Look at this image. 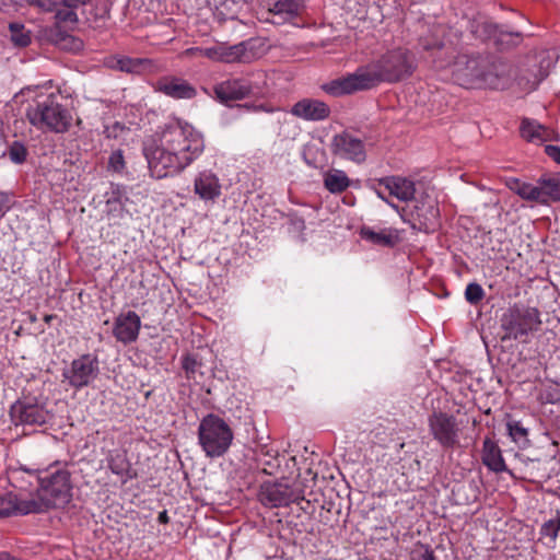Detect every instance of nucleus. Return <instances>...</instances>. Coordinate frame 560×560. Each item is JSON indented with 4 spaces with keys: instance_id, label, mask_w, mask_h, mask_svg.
Segmentation results:
<instances>
[{
    "instance_id": "nucleus-22",
    "label": "nucleus",
    "mask_w": 560,
    "mask_h": 560,
    "mask_svg": "<svg viewBox=\"0 0 560 560\" xmlns=\"http://www.w3.org/2000/svg\"><path fill=\"white\" fill-rule=\"evenodd\" d=\"M32 502H34L32 498L22 500L19 499L16 494L8 492L0 497V517L36 513V511H33L31 508Z\"/></svg>"
},
{
    "instance_id": "nucleus-12",
    "label": "nucleus",
    "mask_w": 560,
    "mask_h": 560,
    "mask_svg": "<svg viewBox=\"0 0 560 560\" xmlns=\"http://www.w3.org/2000/svg\"><path fill=\"white\" fill-rule=\"evenodd\" d=\"M9 415L14 425H42L49 419V413L43 406L26 398L13 402Z\"/></svg>"
},
{
    "instance_id": "nucleus-21",
    "label": "nucleus",
    "mask_w": 560,
    "mask_h": 560,
    "mask_svg": "<svg viewBox=\"0 0 560 560\" xmlns=\"http://www.w3.org/2000/svg\"><path fill=\"white\" fill-rule=\"evenodd\" d=\"M360 236L362 240L380 247L392 248L399 242V234L396 229H374L371 226H362L360 230Z\"/></svg>"
},
{
    "instance_id": "nucleus-7",
    "label": "nucleus",
    "mask_w": 560,
    "mask_h": 560,
    "mask_svg": "<svg viewBox=\"0 0 560 560\" xmlns=\"http://www.w3.org/2000/svg\"><path fill=\"white\" fill-rule=\"evenodd\" d=\"M234 433L230 424L215 413L205 416L198 425V443L206 456L218 458L230 450Z\"/></svg>"
},
{
    "instance_id": "nucleus-41",
    "label": "nucleus",
    "mask_w": 560,
    "mask_h": 560,
    "mask_svg": "<svg viewBox=\"0 0 560 560\" xmlns=\"http://www.w3.org/2000/svg\"><path fill=\"white\" fill-rule=\"evenodd\" d=\"M202 55L211 60L221 61L222 44L207 47L201 50Z\"/></svg>"
},
{
    "instance_id": "nucleus-18",
    "label": "nucleus",
    "mask_w": 560,
    "mask_h": 560,
    "mask_svg": "<svg viewBox=\"0 0 560 560\" xmlns=\"http://www.w3.org/2000/svg\"><path fill=\"white\" fill-rule=\"evenodd\" d=\"M219 177L209 170L199 172L194 179V191L203 201L214 202L221 196Z\"/></svg>"
},
{
    "instance_id": "nucleus-19",
    "label": "nucleus",
    "mask_w": 560,
    "mask_h": 560,
    "mask_svg": "<svg viewBox=\"0 0 560 560\" xmlns=\"http://www.w3.org/2000/svg\"><path fill=\"white\" fill-rule=\"evenodd\" d=\"M378 186L400 201H409L413 199L416 187L415 183L401 176H388L378 179Z\"/></svg>"
},
{
    "instance_id": "nucleus-48",
    "label": "nucleus",
    "mask_w": 560,
    "mask_h": 560,
    "mask_svg": "<svg viewBox=\"0 0 560 560\" xmlns=\"http://www.w3.org/2000/svg\"><path fill=\"white\" fill-rule=\"evenodd\" d=\"M375 191H376V195H377L381 199L386 200V198H385V196H384V191H382L381 189H376Z\"/></svg>"
},
{
    "instance_id": "nucleus-32",
    "label": "nucleus",
    "mask_w": 560,
    "mask_h": 560,
    "mask_svg": "<svg viewBox=\"0 0 560 560\" xmlns=\"http://www.w3.org/2000/svg\"><path fill=\"white\" fill-rule=\"evenodd\" d=\"M278 455V451L269 448L267 445L260 447L258 463L262 466L265 474L272 475L273 470L280 466Z\"/></svg>"
},
{
    "instance_id": "nucleus-31",
    "label": "nucleus",
    "mask_w": 560,
    "mask_h": 560,
    "mask_svg": "<svg viewBox=\"0 0 560 560\" xmlns=\"http://www.w3.org/2000/svg\"><path fill=\"white\" fill-rule=\"evenodd\" d=\"M506 430L512 441L521 448H525L529 445L528 429L525 428L521 421H508Z\"/></svg>"
},
{
    "instance_id": "nucleus-47",
    "label": "nucleus",
    "mask_w": 560,
    "mask_h": 560,
    "mask_svg": "<svg viewBox=\"0 0 560 560\" xmlns=\"http://www.w3.org/2000/svg\"><path fill=\"white\" fill-rule=\"evenodd\" d=\"M35 89H37V86H34V88H32V86H27V88H25V89H22V90H21V92H20V94H24L26 91H27V92H30V91H33V90H35Z\"/></svg>"
},
{
    "instance_id": "nucleus-15",
    "label": "nucleus",
    "mask_w": 560,
    "mask_h": 560,
    "mask_svg": "<svg viewBox=\"0 0 560 560\" xmlns=\"http://www.w3.org/2000/svg\"><path fill=\"white\" fill-rule=\"evenodd\" d=\"M140 328V316L133 311H128L115 318L113 335L117 341L127 345L137 340Z\"/></svg>"
},
{
    "instance_id": "nucleus-4",
    "label": "nucleus",
    "mask_w": 560,
    "mask_h": 560,
    "mask_svg": "<svg viewBox=\"0 0 560 560\" xmlns=\"http://www.w3.org/2000/svg\"><path fill=\"white\" fill-rule=\"evenodd\" d=\"M39 487L32 499L31 508L36 513L66 505L71 499L70 472L58 464L51 465L38 475Z\"/></svg>"
},
{
    "instance_id": "nucleus-39",
    "label": "nucleus",
    "mask_w": 560,
    "mask_h": 560,
    "mask_svg": "<svg viewBox=\"0 0 560 560\" xmlns=\"http://www.w3.org/2000/svg\"><path fill=\"white\" fill-rule=\"evenodd\" d=\"M411 560H436L428 546H420L412 551Z\"/></svg>"
},
{
    "instance_id": "nucleus-24",
    "label": "nucleus",
    "mask_w": 560,
    "mask_h": 560,
    "mask_svg": "<svg viewBox=\"0 0 560 560\" xmlns=\"http://www.w3.org/2000/svg\"><path fill=\"white\" fill-rule=\"evenodd\" d=\"M108 469L121 479L122 483L133 478L131 464L124 451L113 450L106 456Z\"/></svg>"
},
{
    "instance_id": "nucleus-52",
    "label": "nucleus",
    "mask_w": 560,
    "mask_h": 560,
    "mask_svg": "<svg viewBox=\"0 0 560 560\" xmlns=\"http://www.w3.org/2000/svg\"><path fill=\"white\" fill-rule=\"evenodd\" d=\"M387 205H390V207H394V203H390L389 200H385Z\"/></svg>"
},
{
    "instance_id": "nucleus-25",
    "label": "nucleus",
    "mask_w": 560,
    "mask_h": 560,
    "mask_svg": "<svg viewBox=\"0 0 560 560\" xmlns=\"http://www.w3.org/2000/svg\"><path fill=\"white\" fill-rule=\"evenodd\" d=\"M303 8V0H278L270 9L275 24H282L298 16Z\"/></svg>"
},
{
    "instance_id": "nucleus-38",
    "label": "nucleus",
    "mask_w": 560,
    "mask_h": 560,
    "mask_svg": "<svg viewBox=\"0 0 560 560\" xmlns=\"http://www.w3.org/2000/svg\"><path fill=\"white\" fill-rule=\"evenodd\" d=\"M560 530V517L549 520L541 526V535L550 537L551 540H556Z\"/></svg>"
},
{
    "instance_id": "nucleus-43",
    "label": "nucleus",
    "mask_w": 560,
    "mask_h": 560,
    "mask_svg": "<svg viewBox=\"0 0 560 560\" xmlns=\"http://www.w3.org/2000/svg\"><path fill=\"white\" fill-rule=\"evenodd\" d=\"M195 365H196V360L190 358V357H186L183 361V368L187 371V372H194L195 371Z\"/></svg>"
},
{
    "instance_id": "nucleus-17",
    "label": "nucleus",
    "mask_w": 560,
    "mask_h": 560,
    "mask_svg": "<svg viewBox=\"0 0 560 560\" xmlns=\"http://www.w3.org/2000/svg\"><path fill=\"white\" fill-rule=\"evenodd\" d=\"M290 113L303 120L320 121L329 117L330 108L323 101L303 98L291 107Z\"/></svg>"
},
{
    "instance_id": "nucleus-11",
    "label": "nucleus",
    "mask_w": 560,
    "mask_h": 560,
    "mask_svg": "<svg viewBox=\"0 0 560 560\" xmlns=\"http://www.w3.org/2000/svg\"><path fill=\"white\" fill-rule=\"evenodd\" d=\"M429 431L433 439L445 450L459 444V425L457 419L447 412L433 411L428 418Z\"/></svg>"
},
{
    "instance_id": "nucleus-8",
    "label": "nucleus",
    "mask_w": 560,
    "mask_h": 560,
    "mask_svg": "<svg viewBox=\"0 0 560 560\" xmlns=\"http://www.w3.org/2000/svg\"><path fill=\"white\" fill-rule=\"evenodd\" d=\"M100 374V362L96 355L86 353L72 360L70 365L63 369L62 382L77 390L91 385Z\"/></svg>"
},
{
    "instance_id": "nucleus-20",
    "label": "nucleus",
    "mask_w": 560,
    "mask_h": 560,
    "mask_svg": "<svg viewBox=\"0 0 560 560\" xmlns=\"http://www.w3.org/2000/svg\"><path fill=\"white\" fill-rule=\"evenodd\" d=\"M156 90L173 98H192L196 96V89L186 80L179 78H162L156 83Z\"/></svg>"
},
{
    "instance_id": "nucleus-34",
    "label": "nucleus",
    "mask_w": 560,
    "mask_h": 560,
    "mask_svg": "<svg viewBox=\"0 0 560 560\" xmlns=\"http://www.w3.org/2000/svg\"><path fill=\"white\" fill-rule=\"evenodd\" d=\"M10 31L11 39L16 46L25 47L31 43L30 34L24 31L23 25L12 23L10 24Z\"/></svg>"
},
{
    "instance_id": "nucleus-40",
    "label": "nucleus",
    "mask_w": 560,
    "mask_h": 560,
    "mask_svg": "<svg viewBox=\"0 0 560 560\" xmlns=\"http://www.w3.org/2000/svg\"><path fill=\"white\" fill-rule=\"evenodd\" d=\"M109 166L112 170L119 172L125 166V161L121 151H114L109 156Z\"/></svg>"
},
{
    "instance_id": "nucleus-3",
    "label": "nucleus",
    "mask_w": 560,
    "mask_h": 560,
    "mask_svg": "<svg viewBox=\"0 0 560 560\" xmlns=\"http://www.w3.org/2000/svg\"><path fill=\"white\" fill-rule=\"evenodd\" d=\"M512 72L506 62L480 56L460 55L452 65L453 80L464 88L505 89Z\"/></svg>"
},
{
    "instance_id": "nucleus-53",
    "label": "nucleus",
    "mask_w": 560,
    "mask_h": 560,
    "mask_svg": "<svg viewBox=\"0 0 560 560\" xmlns=\"http://www.w3.org/2000/svg\"><path fill=\"white\" fill-rule=\"evenodd\" d=\"M387 205H390V207H394V203H390L389 200H385Z\"/></svg>"
},
{
    "instance_id": "nucleus-46",
    "label": "nucleus",
    "mask_w": 560,
    "mask_h": 560,
    "mask_svg": "<svg viewBox=\"0 0 560 560\" xmlns=\"http://www.w3.org/2000/svg\"><path fill=\"white\" fill-rule=\"evenodd\" d=\"M0 560H16V559L11 557V555L8 552H0Z\"/></svg>"
},
{
    "instance_id": "nucleus-26",
    "label": "nucleus",
    "mask_w": 560,
    "mask_h": 560,
    "mask_svg": "<svg viewBox=\"0 0 560 560\" xmlns=\"http://www.w3.org/2000/svg\"><path fill=\"white\" fill-rule=\"evenodd\" d=\"M482 463L494 472H502L506 470V465L500 447L489 438L483 441Z\"/></svg>"
},
{
    "instance_id": "nucleus-27",
    "label": "nucleus",
    "mask_w": 560,
    "mask_h": 560,
    "mask_svg": "<svg viewBox=\"0 0 560 560\" xmlns=\"http://www.w3.org/2000/svg\"><path fill=\"white\" fill-rule=\"evenodd\" d=\"M151 66V60L145 58H130L127 56L114 57L109 67L127 73H141Z\"/></svg>"
},
{
    "instance_id": "nucleus-45",
    "label": "nucleus",
    "mask_w": 560,
    "mask_h": 560,
    "mask_svg": "<svg viewBox=\"0 0 560 560\" xmlns=\"http://www.w3.org/2000/svg\"><path fill=\"white\" fill-rule=\"evenodd\" d=\"M71 5H74L75 8L82 4H85L89 0H68Z\"/></svg>"
},
{
    "instance_id": "nucleus-36",
    "label": "nucleus",
    "mask_w": 560,
    "mask_h": 560,
    "mask_svg": "<svg viewBox=\"0 0 560 560\" xmlns=\"http://www.w3.org/2000/svg\"><path fill=\"white\" fill-rule=\"evenodd\" d=\"M30 5L38 7L39 9L44 11H52L56 9L59 4H63L68 8H75L74 5H71L68 0H25Z\"/></svg>"
},
{
    "instance_id": "nucleus-16",
    "label": "nucleus",
    "mask_w": 560,
    "mask_h": 560,
    "mask_svg": "<svg viewBox=\"0 0 560 560\" xmlns=\"http://www.w3.org/2000/svg\"><path fill=\"white\" fill-rule=\"evenodd\" d=\"M412 217L415 220L413 226L422 232L430 233L439 226L440 210L436 202L427 197L417 200Z\"/></svg>"
},
{
    "instance_id": "nucleus-6",
    "label": "nucleus",
    "mask_w": 560,
    "mask_h": 560,
    "mask_svg": "<svg viewBox=\"0 0 560 560\" xmlns=\"http://www.w3.org/2000/svg\"><path fill=\"white\" fill-rule=\"evenodd\" d=\"M541 324L540 312L537 307L514 303L500 317V328L503 331L501 340L527 342L529 336L538 331Z\"/></svg>"
},
{
    "instance_id": "nucleus-42",
    "label": "nucleus",
    "mask_w": 560,
    "mask_h": 560,
    "mask_svg": "<svg viewBox=\"0 0 560 560\" xmlns=\"http://www.w3.org/2000/svg\"><path fill=\"white\" fill-rule=\"evenodd\" d=\"M545 153L556 163L560 164V147L548 144L545 147Z\"/></svg>"
},
{
    "instance_id": "nucleus-10",
    "label": "nucleus",
    "mask_w": 560,
    "mask_h": 560,
    "mask_svg": "<svg viewBox=\"0 0 560 560\" xmlns=\"http://www.w3.org/2000/svg\"><path fill=\"white\" fill-rule=\"evenodd\" d=\"M470 33L481 40L494 39L495 44L508 48L516 46L522 40V34L518 32H511L491 22L488 18L478 15L469 22Z\"/></svg>"
},
{
    "instance_id": "nucleus-5",
    "label": "nucleus",
    "mask_w": 560,
    "mask_h": 560,
    "mask_svg": "<svg viewBox=\"0 0 560 560\" xmlns=\"http://www.w3.org/2000/svg\"><path fill=\"white\" fill-rule=\"evenodd\" d=\"M25 117L36 129L55 133L67 132L73 121L71 110L55 93L36 95L34 103L26 107Z\"/></svg>"
},
{
    "instance_id": "nucleus-23",
    "label": "nucleus",
    "mask_w": 560,
    "mask_h": 560,
    "mask_svg": "<svg viewBox=\"0 0 560 560\" xmlns=\"http://www.w3.org/2000/svg\"><path fill=\"white\" fill-rule=\"evenodd\" d=\"M521 135L524 139L535 143H544L556 139V132L536 120L524 119L521 125Z\"/></svg>"
},
{
    "instance_id": "nucleus-37",
    "label": "nucleus",
    "mask_w": 560,
    "mask_h": 560,
    "mask_svg": "<svg viewBox=\"0 0 560 560\" xmlns=\"http://www.w3.org/2000/svg\"><path fill=\"white\" fill-rule=\"evenodd\" d=\"M27 156V150L21 142H13L9 148V158L15 164H22Z\"/></svg>"
},
{
    "instance_id": "nucleus-29",
    "label": "nucleus",
    "mask_w": 560,
    "mask_h": 560,
    "mask_svg": "<svg viewBox=\"0 0 560 560\" xmlns=\"http://www.w3.org/2000/svg\"><path fill=\"white\" fill-rule=\"evenodd\" d=\"M324 185L331 194H340L350 186V179L341 170H331L324 176Z\"/></svg>"
},
{
    "instance_id": "nucleus-2",
    "label": "nucleus",
    "mask_w": 560,
    "mask_h": 560,
    "mask_svg": "<svg viewBox=\"0 0 560 560\" xmlns=\"http://www.w3.org/2000/svg\"><path fill=\"white\" fill-rule=\"evenodd\" d=\"M416 69L411 51L398 47L389 49L377 59L359 67L354 72L331 80L323 90L332 96L371 90L382 82L396 83L409 78Z\"/></svg>"
},
{
    "instance_id": "nucleus-14",
    "label": "nucleus",
    "mask_w": 560,
    "mask_h": 560,
    "mask_svg": "<svg viewBox=\"0 0 560 560\" xmlns=\"http://www.w3.org/2000/svg\"><path fill=\"white\" fill-rule=\"evenodd\" d=\"M255 85L245 78L230 79L213 88L215 97L223 104L255 95Z\"/></svg>"
},
{
    "instance_id": "nucleus-33",
    "label": "nucleus",
    "mask_w": 560,
    "mask_h": 560,
    "mask_svg": "<svg viewBox=\"0 0 560 560\" xmlns=\"http://www.w3.org/2000/svg\"><path fill=\"white\" fill-rule=\"evenodd\" d=\"M512 188L523 199L541 203V195L538 183L537 185H533L529 183H522L520 180H515V187Z\"/></svg>"
},
{
    "instance_id": "nucleus-35",
    "label": "nucleus",
    "mask_w": 560,
    "mask_h": 560,
    "mask_svg": "<svg viewBox=\"0 0 560 560\" xmlns=\"http://www.w3.org/2000/svg\"><path fill=\"white\" fill-rule=\"evenodd\" d=\"M485 296V291L478 282H469L465 290L466 300L472 304H478Z\"/></svg>"
},
{
    "instance_id": "nucleus-9",
    "label": "nucleus",
    "mask_w": 560,
    "mask_h": 560,
    "mask_svg": "<svg viewBox=\"0 0 560 560\" xmlns=\"http://www.w3.org/2000/svg\"><path fill=\"white\" fill-rule=\"evenodd\" d=\"M258 495L259 501L269 508L288 506L304 500V491L299 482H265Z\"/></svg>"
},
{
    "instance_id": "nucleus-44",
    "label": "nucleus",
    "mask_w": 560,
    "mask_h": 560,
    "mask_svg": "<svg viewBox=\"0 0 560 560\" xmlns=\"http://www.w3.org/2000/svg\"><path fill=\"white\" fill-rule=\"evenodd\" d=\"M158 521L161 523V524H167L170 522V517L167 515V512L166 511H162L159 513V516H158Z\"/></svg>"
},
{
    "instance_id": "nucleus-50",
    "label": "nucleus",
    "mask_w": 560,
    "mask_h": 560,
    "mask_svg": "<svg viewBox=\"0 0 560 560\" xmlns=\"http://www.w3.org/2000/svg\"><path fill=\"white\" fill-rule=\"evenodd\" d=\"M143 288V282H138V289H142Z\"/></svg>"
},
{
    "instance_id": "nucleus-51",
    "label": "nucleus",
    "mask_w": 560,
    "mask_h": 560,
    "mask_svg": "<svg viewBox=\"0 0 560 560\" xmlns=\"http://www.w3.org/2000/svg\"><path fill=\"white\" fill-rule=\"evenodd\" d=\"M387 205H390V207H394V203H390L389 200H385Z\"/></svg>"
},
{
    "instance_id": "nucleus-13",
    "label": "nucleus",
    "mask_w": 560,
    "mask_h": 560,
    "mask_svg": "<svg viewBox=\"0 0 560 560\" xmlns=\"http://www.w3.org/2000/svg\"><path fill=\"white\" fill-rule=\"evenodd\" d=\"M330 149L334 155L358 164L364 162L366 158L363 141L349 132L334 136Z\"/></svg>"
},
{
    "instance_id": "nucleus-28",
    "label": "nucleus",
    "mask_w": 560,
    "mask_h": 560,
    "mask_svg": "<svg viewBox=\"0 0 560 560\" xmlns=\"http://www.w3.org/2000/svg\"><path fill=\"white\" fill-rule=\"evenodd\" d=\"M541 203L546 205L549 201H560V176L559 174L552 176H542L538 179Z\"/></svg>"
},
{
    "instance_id": "nucleus-30",
    "label": "nucleus",
    "mask_w": 560,
    "mask_h": 560,
    "mask_svg": "<svg viewBox=\"0 0 560 560\" xmlns=\"http://www.w3.org/2000/svg\"><path fill=\"white\" fill-rule=\"evenodd\" d=\"M248 60L249 56L244 43L233 46L222 44L221 62H247Z\"/></svg>"
},
{
    "instance_id": "nucleus-49",
    "label": "nucleus",
    "mask_w": 560,
    "mask_h": 560,
    "mask_svg": "<svg viewBox=\"0 0 560 560\" xmlns=\"http://www.w3.org/2000/svg\"><path fill=\"white\" fill-rule=\"evenodd\" d=\"M52 318H54V315H46L45 316V322L49 323Z\"/></svg>"
},
{
    "instance_id": "nucleus-1",
    "label": "nucleus",
    "mask_w": 560,
    "mask_h": 560,
    "mask_svg": "<svg viewBox=\"0 0 560 560\" xmlns=\"http://www.w3.org/2000/svg\"><path fill=\"white\" fill-rule=\"evenodd\" d=\"M205 150V140L191 125L175 120L167 124L158 139H149L143 144V154L151 175L164 178L183 172Z\"/></svg>"
}]
</instances>
